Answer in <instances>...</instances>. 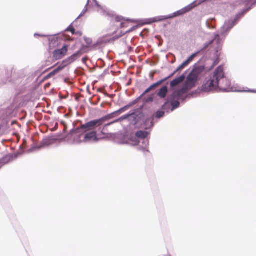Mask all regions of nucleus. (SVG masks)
<instances>
[{
    "instance_id": "6",
    "label": "nucleus",
    "mask_w": 256,
    "mask_h": 256,
    "mask_svg": "<svg viewBox=\"0 0 256 256\" xmlns=\"http://www.w3.org/2000/svg\"><path fill=\"white\" fill-rule=\"evenodd\" d=\"M171 77H170V76H168V77H167L164 79H162V80L158 82H156V83L152 84L151 86H150L149 88H148L142 94V96L146 95V94L149 92L150 91L154 90L158 86H160L162 84L163 82H164L165 81H166V80H168V79H169Z\"/></svg>"
},
{
    "instance_id": "12",
    "label": "nucleus",
    "mask_w": 256,
    "mask_h": 256,
    "mask_svg": "<svg viewBox=\"0 0 256 256\" xmlns=\"http://www.w3.org/2000/svg\"><path fill=\"white\" fill-rule=\"evenodd\" d=\"M64 68V66H59L58 68L55 69L54 70L50 72L48 74L45 78L44 80L48 79L54 75H56V74H58V72H60V70H62Z\"/></svg>"
},
{
    "instance_id": "15",
    "label": "nucleus",
    "mask_w": 256,
    "mask_h": 256,
    "mask_svg": "<svg viewBox=\"0 0 256 256\" xmlns=\"http://www.w3.org/2000/svg\"><path fill=\"white\" fill-rule=\"evenodd\" d=\"M234 23L233 21L228 20V22H225L224 26V28L226 29V32H228L234 26Z\"/></svg>"
},
{
    "instance_id": "19",
    "label": "nucleus",
    "mask_w": 256,
    "mask_h": 256,
    "mask_svg": "<svg viewBox=\"0 0 256 256\" xmlns=\"http://www.w3.org/2000/svg\"><path fill=\"white\" fill-rule=\"evenodd\" d=\"M124 19V18L122 17V16H116L114 18V22H120V24Z\"/></svg>"
},
{
    "instance_id": "17",
    "label": "nucleus",
    "mask_w": 256,
    "mask_h": 256,
    "mask_svg": "<svg viewBox=\"0 0 256 256\" xmlns=\"http://www.w3.org/2000/svg\"><path fill=\"white\" fill-rule=\"evenodd\" d=\"M170 100H171V104L172 106V110H174L176 108L179 107L180 103L178 100H175L176 99H169Z\"/></svg>"
},
{
    "instance_id": "22",
    "label": "nucleus",
    "mask_w": 256,
    "mask_h": 256,
    "mask_svg": "<svg viewBox=\"0 0 256 256\" xmlns=\"http://www.w3.org/2000/svg\"><path fill=\"white\" fill-rule=\"evenodd\" d=\"M132 29H130L128 30H126V32H122L116 38L118 39V38L122 37L124 35L130 32H132Z\"/></svg>"
},
{
    "instance_id": "2",
    "label": "nucleus",
    "mask_w": 256,
    "mask_h": 256,
    "mask_svg": "<svg viewBox=\"0 0 256 256\" xmlns=\"http://www.w3.org/2000/svg\"><path fill=\"white\" fill-rule=\"evenodd\" d=\"M222 82L226 84H228V82L224 79V72L221 66H218L212 75L210 76L202 86V90L204 92H208L219 88L222 91H228V88L223 86Z\"/></svg>"
},
{
    "instance_id": "20",
    "label": "nucleus",
    "mask_w": 256,
    "mask_h": 256,
    "mask_svg": "<svg viewBox=\"0 0 256 256\" xmlns=\"http://www.w3.org/2000/svg\"><path fill=\"white\" fill-rule=\"evenodd\" d=\"M84 40L85 42L86 43V44H88V46H90L92 45V40L90 38L85 37L84 38Z\"/></svg>"
},
{
    "instance_id": "10",
    "label": "nucleus",
    "mask_w": 256,
    "mask_h": 256,
    "mask_svg": "<svg viewBox=\"0 0 256 256\" xmlns=\"http://www.w3.org/2000/svg\"><path fill=\"white\" fill-rule=\"evenodd\" d=\"M190 60L188 59L187 60H186L180 66L178 67V68L175 71H174V72L172 74H171L170 76V77H172L176 72H179V71L182 70V69H184L186 66H187L188 64H190Z\"/></svg>"
},
{
    "instance_id": "3",
    "label": "nucleus",
    "mask_w": 256,
    "mask_h": 256,
    "mask_svg": "<svg viewBox=\"0 0 256 256\" xmlns=\"http://www.w3.org/2000/svg\"><path fill=\"white\" fill-rule=\"evenodd\" d=\"M194 6H192V4L189 5L188 6L176 12H175L174 14L173 15L170 16H157L153 18L152 20V22H159L163 20H166L169 18H172L176 16H178L184 14L188 12L191 10Z\"/></svg>"
},
{
    "instance_id": "21",
    "label": "nucleus",
    "mask_w": 256,
    "mask_h": 256,
    "mask_svg": "<svg viewBox=\"0 0 256 256\" xmlns=\"http://www.w3.org/2000/svg\"><path fill=\"white\" fill-rule=\"evenodd\" d=\"M164 112L162 111H158L156 114V117L157 118H160L164 116Z\"/></svg>"
},
{
    "instance_id": "13",
    "label": "nucleus",
    "mask_w": 256,
    "mask_h": 256,
    "mask_svg": "<svg viewBox=\"0 0 256 256\" xmlns=\"http://www.w3.org/2000/svg\"><path fill=\"white\" fill-rule=\"evenodd\" d=\"M168 92V89L166 86H164L158 92V96L162 98H165Z\"/></svg>"
},
{
    "instance_id": "5",
    "label": "nucleus",
    "mask_w": 256,
    "mask_h": 256,
    "mask_svg": "<svg viewBox=\"0 0 256 256\" xmlns=\"http://www.w3.org/2000/svg\"><path fill=\"white\" fill-rule=\"evenodd\" d=\"M142 114L140 112H133L131 114H126V115H124L123 116H122V117H120V118H118V120L113 122H110V123H108V124H106L105 126H109L115 122H120V121H122L124 120H126L127 118H128L130 117H131V116H132L133 118H134V120L135 122V123L136 124L138 122V120L136 119V117L138 116L139 115H140Z\"/></svg>"
},
{
    "instance_id": "4",
    "label": "nucleus",
    "mask_w": 256,
    "mask_h": 256,
    "mask_svg": "<svg viewBox=\"0 0 256 256\" xmlns=\"http://www.w3.org/2000/svg\"><path fill=\"white\" fill-rule=\"evenodd\" d=\"M68 45H64L62 48L55 50L52 54L53 58L55 60L62 59L66 55L68 50Z\"/></svg>"
},
{
    "instance_id": "1",
    "label": "nucleus",
    "mask_w": 256,
    "mask_h": 256,
    "mask_svg": "<svg viewBox=\"0 0 256 256\" xmlns=\"http://www.w3.org/2000/svg\"><path fill=\"white\" fill-rule=\"evenodd\" d=\"M133 104H128L119 110L104 116L100 119L90 121L84 124H82L80 127L73 129L70 131V133L73 134H77L80 138L83 137V142H86L90 140L98 141L97 132L94 130L96 127L102 126L106 121L112 118L114 115L117 114L122 113L132 106Z\"/></svg>"
},
{
    "instance_id": "24",
    "label": "nucleus",
    "mask_w": 256,
    "mask_h": 256,
    "mask_svg": "<svg viewBox=\"0 0 256 256\" xmlns=\"http://www.w3.org/2000/svg\"><path fill=\"white\" fill-rule=\"evenodd\" d=\"M68 31H70L73 34L75 33V30L74 28H68Z\"/></svg>"
},
{
    "instance_id": "25",
    "label": "nucleus",
    "mask_w": 256,
    "mask_h": 256,
    "mask_svg": "<svg viewBox=\"0 0 256 256\" xmlns=\"http://www.w3.org/2000/svg\"><path fill=\"white\" fill-rule=\"evenodd\" d=\"M168 104V102H166L162 106V108L163 109H165L166 106H167V105Z\"/></svg>"
},
{
    "instance_id": "18",
    "label": "nucleus",
    "mask_w": 256,
    "mask_h": 256,
    "mask_svg": "<svg viewBox=\"0 0 256 256\" xmlns=\"http://www.w3.org/2000/svg\"><path fill=\"white\" fill-rule=\"evenodd\" d=\"M130 23V20H126L124 19L120 24V28H127L128 26V25Z\"/></svg>"
},
{
    "instance_id": "26",
    "label": "nucleus",
    "mask_w": 256,
    "mask_h": 256,
    "mask_svg": "<svg viewBox=\"0 0 256 256\" xmlns=\"http://www.w3.org/2000/svg\"><path fill=\"white\" fill-rule=\"evenodd\" d=\"M87 60H88V58H82V62H84V63L87 61Z\"/></svg>"
},
{
    "instance_id": "27",
    "label": "nucleus",
    "mask_w": 256,
    "mask_h": 256,
    "mask_svg": "<svg viewBox=\"0 0 256 256\" xmlns=\"http://www.w3.org/2000/svg\"><path fill=\"white\" fill-rule=\"evenodd\" d=\"M106 124H105L104 126H106ZM107 126H104V128H102V130H104V128H105L107 127Z\"/></svg>"
},
{
    "instance_id": "23",
    "label": "nucleus",
    "mask_w": 256,
    "mask_h": 256,
    "mask_svg": "<svg viewBox=\"0 0 256 256\" xmlns=\"http://www.w3.org/2000/svg\"><path fill=\"white\" fill-rule=\"evenodd\" d=\"M196 54H192L188 58V60H190V62H192L194 60V58L196 56Z\"/></svg>"
},
{
    "instance_id": "11",
    "label": "nucleus",
    "mask_w": 256,
    "mask_h": 256,
    "mask_svg": "<svg viewBox=\"0 0 256 256\" xmlns=\"http://www.w3.org/2000/svg\"><path fill=\"white\" fill-rule=\"evenodd\" d=\"M198 78L197 76L192 72L188 76V82L189 84H194L198 80Z\"/></svg>"
},
{
    "instance_id": "28",
    "label": "nucleus",
    "mask_w": 256,
    "mask_h": 256,
    "mask_svg": "<svg viewBox=\"0 0 256 256\" xmlns=\"http://www.w3.org/2000/svg\"><path fill=\"white\" fill-rule=\"evenodd\" d=\"M255 2L256 3V2Z\"/></svg>"
},
{
    "instance_id": "7",
    "label": "nucleus",
    "mask_w": 256,
    "mask_h": 256,
    "mask_svg": "<svg viewBox=\"0 0 256 256\" xmlns=\"http://www.w3.org/2000/svg\"><path fill=\"white\" fill-rule=\"evenodd\" d=\"M84 52H82V49H80L76 52L70 56L68 57L66 60L70 64L74 62L78 58L80 57L83 54Z\"/></svg>"
},
{
    "instance_id": "16",
    "label": "nucleus",
    "mask_w": 256,
    "mask_h": 256,
    "mask_svg": "<svg viewBox=\"0 0 256 256\" xmlns=\"http://www.w3.org/2000/svg\"><path fill=\"white\" fill-rule=\"evenodd\" d=\"M204 68L202 66H198L194 68L192 72L198 77L204 71Z\"/></svg>"
},
{
    "instance_id": "8",
    "label": "nucleus",
    "mask_w": 256,
    "mask_h": 256,
    "mask_svg": "<svg viewBox=\"0 0 256 256\" xmlns=\"http://www.w3.org/2000/svg\"><path fill=\"white\" fill-rule=\"evenodd\" d=\"M185 78V76L184 75H182L180 77L175 78L173 80L170 82V85L172 88L174 87L181 82H182Z\"/></svg>"
},
{
    "instance_id": "14",
    "label": "nucleus",
    "mask_w": 256,
    "mask_h": 256,
    "mask_svg": "<svg viewBox=\"0 0 256 256\" xmlns=\"http://www.w3.org/2000/svg\"><path fill=\"white\" fill-rule=\"evenodd\" d=\"M148 135V132L146 131L138 130L136 133L137 138L141 139L146 138Z\"/></svg>"
},
{
    "instance_id": "9",
    "label": "nucleus",
    "mask_w": 256,
    "mask_h": 256,
    "mask_svg": "<svg viewBox=\"0 0 256 256\" xmlns=\"http://www.w3.org/2000/svg\"><path fill=\"white\" fill-rule=\"evenodd\" d=\"M184 90L181 89L176 90L168 98V99H176L178 100L179 98L184 94Z\"/></svg>"
}]
</instances>
